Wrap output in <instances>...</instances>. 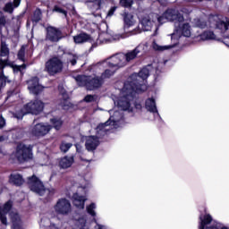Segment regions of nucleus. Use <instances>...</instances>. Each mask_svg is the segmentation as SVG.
<instances>
[{"label": "nucleus", "instance_id": "nucleus-1", "mask_svg": "<svg viewBox=\"0 0 229 229\" xmlns=\"http://www.w3.org/2000/svg\"><path fill=\"white\" fill-rule=\"evenodd\" d=\"M148 76L149 69L148 67L141 69L139 73H132L130 76L124 83L120 96L114 99V103L119 110L133 112V106L135 110H142V105L135 101V95L148 90L146 80Z\"/></svg>", "mask_w": 229, "mask_h": 229}, {"label": "nucleus", "instance_id": "nucleus-2", "mask_svg": "<svg viewBox=\"0 0 229 229\" xmlns=\"http://www.w3.org/2000/svg\"><path fill=\"white\" fill-rule=\"evenodd\" d=\"M117 107L109 110L110 117L108 121L104 123H100L96 128V136L86 137V149L88 151H96L98 146L101 143L99 139L105 137L111 130L120 128L124 124V114L123 111H117Z\"/></svg>", "mask_w": 229, "mask_h": 229}, {"label": "nucleus", "instance_id": "nucleus-3", "mask_svg": "<svg viewBox=\"0 0 229 229\" xmlns=\"http://www.w3.org/2000/svg\"><path fill=\"white\" fill-rule=\"evenodd\" d=\"M191 35H192V28L189 22L176 21L174 22V32L170 34L171 45L160 46L154 41L152 47L155 51H167L176 47L183 38H189Z\"/></svg>", "mask_w": 229, "mask_h": 229}, {"label": "nucleus", "instance_id": "nucleus-4", "mask_svg": "<svg viewBox=\"0 0 229 229\" xmlns=\"http://www.w3.org/2000/svg\"><path fill=\"white\" fill-rule=\"evenodd\" d=\"M115 71L117 70H114V68L106 69L100 79L98 77L78 75L75 77V81L79 87H85L87 90H96V89H99L103 85V80L112 78L115 74Z\"/></svg>", "mask_w": 229, "mask_h": 229}, {"label": "nucleus", "instance_id": "nucleus-5", "mask_svg": "<svg viewBox=\"0 0 229 229\" xmlns=\"http://www.w3.org/2000/svg\"><path fill=\"white\" fill-rule=\"evenodd\" d=\"M126 60L124 59V53L115 54L106 60L102 61L93 66L97 74H99V69H105V67H109V69H121V67H125Z\"/></svg>", "mask_w": 229, "mask_h": 229}, {"label": "nucleus", "instance_id": "nucleus-6", "mask_svg": "<svg viewBox=\"0 0 229 229\" xmlns=\"http://www.w3.org/2000/svg\"><path fill=\"white\" fill-rule=\"evenodd\" d=\"M90 182L86 181L85 183H81L78 186V190L72 196V201L79 210H83L85 208V201H87V193L89 189H90Z\"/></svg>", "mask_w": 229, "mask_h": 229}, {"label": "nucleus", "instance_id": "nucleus-7", "mask_svg": "<svg viewBox=\"0 0 229 229\" xmlns=\"http://www.w3.org/2000/svg\"><path fill=\"white\" fill-rule=\"evenodd\" d=\"M44 110V102L40 100H34L29 102L27 105L23 106V107L20 111H16L13 114V117L15 119H22L24 115L28 114H33L34 115H38L40 112Z\"/></svg>", "mask_w": 229, "mask_h": 229}, {"label": "nucleus", "instance_id": "nucleus-8", "mask_svg": "<svg viewBox=\"0 0 229 229\" xmlns=\"http://www.w3.org/2000/svg\"><path fill=\"white\" fill-rule=\"evenodd\" d=\"M199 229H229L225 224L213 220L210 214H201L199 218Z\"/></svg>", "mask_w": 229, "mask_h": 229}, {"label": "nucleus", "instance_id": "nucleus-9", "mask_svg": "<svg viewBox=\"0 0 229 229\" xmlns=\"http://www.w3.org/2000/svg\"><path fill=\"white\" fill-rule=\"evenodd\" d=\"M14 156L18 162L21 163L33 160V146L26 145L24 143L18 144Z\"/></svg>", "mask_w": 229, "mask_h": 229}, {"label": "nucleus", "instance_id": "nucleus-10", "mask_svg": "<svg viewBox=\"0 0 229 229\" xmlns=\"http://www.w3.org/2000/svg\"><path fill=\"white\" fill-rule=\"evenodd\" d=\"M159 24H164L165 22H183L185 19L183 14L176 9H168L161 16H156Z\"/></svg>", "mask_w": 229, "mask_h": 229}, {"label": "nucleus", "instance_id": "nucleus-11", "mask_svg": "<svg viewBox=\"0 0 229 229\" xmlns=\"http://www.w3.org/2000/svg\"><path fill=\"white\" fill-rule=\"evenodd\" d=\"M44 71L47 72L49 76L60 74V72L64 71V61L58 56H54L46 62Z\"/></svg>", "mask_w": 229, "mask_h": 229}, {"label": "nucleus", "instance_id": "nucleus-12", "mask_svg": "<svg viewBox=\"0 0 229 229\" xmlns=\"http://www.w3.org/2000/svg\"><path fill=\"white\" fill-rule=\"evenodd\" d=\"M28 185L32 191V192H35L36 194H38V196H44L46 192H48L49 190H46V187H44V183H42V181L38 179L36 175H32L31 177L28 178Z\"/></svg>", "mask_w": 229, "mask_h": 229}, {"label": "nucleus", "instance_id": "nucleus-13", "mask_svg": "<svg viewBox=\"0 0 229 229\" xmlns=\"http://www.w3.org/2000/svg\"><path fill=\"white\" fill-rule=\"evenodd\" d=\"M54 209L58 216H69L72 212V206L67 199H60L54 206Z\"/></svg>", "mask_w": 229, "mask_h": 229}, {"label": "nucleus", "instance_id": "nucleus-14", "mask_svg": "<svg viewBox=\"0 0 229 229\" xmlns=\"http://www.w3.org/2000/svg\"><path fill=\"white\" fill-rule=\"evenodd\" d=\"M154 24L155 21H151L149 16H145L140 20L139 26L131 30L130 33L131 35H139V33H141L142 31H151Z\"/></svg>", "mask_w": 229, "mask_h": 229}, {"label": "nucleus", "instance_id": "nucleus-15", "mask_svg": "<svg viewBox=\"0 0 229 229\" xmlns=\"http://www.w3.org/2000/svg\"><path fill=\"white\" fill-rule=\"evenodd\" d=\"M146 51H148V45L140 44L138 47H135V49L124 54L125 64L128 65L129 62H131V60H135L138 55H140V53H146Z\"/></svg>", "mask_w": 229, "mask_h": 229}, {"label": "nucleus", "instance_id": "nucleus-16", "mask_svg": "<svg viewBox=\"0 0 229 229\" xmlns=\"http://www.w3.org/2000/svg\"><path fill=\"white\" fill-rule=\"evenodd\" d=\"M53 127L47 123H37L31 130L34 137H44L51 131Z\"/></svg>", "mask_w": 229, "mask_h": 229}, {"label": "nucleus", "instance_id": "nucleus-17", "mask_svg": "<svg viewBox=\"0 0 229 229\" xmlns=\"http://www.w3.org/2000/svg\"><path fill=\"white\" fill-rule=\"evenodd\" d=\"M145 108L148 112L153 114L155 121H162V117H160V114L157 108V102L155 101V98H148L145 101Z\"/></svg>", "mask_w": 229, "mask_h": 229}, {"label": "nucleus", "instance_id": "nucleus-18", "mask_svg": "<svg viewBox=\"0 0 229 229\" xmlns=\"http://www.w3.org/2000/svg\"><path fill=\"white\" fill-rule=\"evenodd\" d=\"M28 89L30 94H34V96H38V94L42 93L44 90V86L38 83V78L33 77L30 81H28Z\"/></svg>", "mask_w": 229, "mask_h": 229}, {"label": "nucleus", "instance_id": "nucleus-19", "mask_svg": "<svg viewBox=\"0 0 229 229\" xmlns=\"http://www.w3.org/2000/svg\"><path fill=\"white\" fill-rule=\"evenodd\" d=\"M209 21L216 25V28H217V30H221L224 33L229 30V19H226L225 21L221 20L219 15H212L209 17Z\"/></svg>", "mask_w": 229, "mask_h": 229}, {"label": "nucleus", "instance_id": "nucleus-20", "mask_svg": "<svg viewBox=\"0 0 229 229\" xmlns=\"http://www.w3.org/2000/svg\"><path fill=\"white\" fill-rule=\"evenodd\" d=\"M47 38L50 42H58L62 38V31L55 27L47 29Z\"/></svg>", "mask_w": 229, "mask_h": 229}, {"label": "nucleus", "instance_id": "nucleus-21", "mask_svg": "<svg viewBox=\"0 0 229 229\" xmlns=\"http://www.w3.org/2000/svg\"><path fill=\"white\" fill-rule=\"evenodd\" d=\"M12 210V201H7L4 207L0 206V221L2 225L6 226L8 225V220L6 219V214Z\"/></svg>", "mask_w": 229, "mask_h": 229}, {"label": "nucleus", "instance_id": "nucleus-22", "mask_svg": "<svg viewBox=\"0 0 229 229\" xmlns=\"http://www.w3.org/2000/svg\"><path fill=\"white\" fill-rule=\"evenodd\" d=\"M9 216L11 217V221L13 223L12 229H23L22 228V222L21 221V216L17 212H10Z\"/></svg>", "mask_w": 229, "mask_h": 229}, {"label": "nucleus", "instance_id": "nucleus-23", "mask_svg": "<svg viewBox=\"0 0 229 229\" xmlns=\"http://www.w3.org/2000/svg\"><path fill=\"white\" fill-rule=\"evenodd\" d=\"M123 21H124V26H123L124 31H128L130 28H133V26L137 24L135 18H133V16L128 13H124Z\"/></svg>", "mask_w": 229, "mask_h": 229}, {"label": "nucleus", "instance_id": "nucleus-24", "mask_svg": "<svg viewBox=\"0 0 229 229\" xmlns=\"http://www.w3.org/2000/svg\"><path fill=\"white\" fill-rule=\"evenodd\" d=\"M8 60L0 58V89L6 85V76H4V67H6Z\"/></svg>", "mask_w": 229, "mask_h": 229}, {"label": "nucleus", "instance_id": "nucleus-25", "mask_svg": "<svg viewBox=\"0 0 229 229\" xmlns=\"http://www.w3.org/2000/svg\"><path fill=\"white\" fill-rule=\"evenodd\" d=\"M74 164V156H66L60 159L59 166L61 169H69Z\"/></svg>", "mask_w": 229, "mask_h": 229}, {"label": "nucleus", "instance_id": "nucleus-26", "mask_svg": "<svg viewBox=\"0 0 229 229\" xmlns=\"http://www.w3.org/2000/svg\"><path fill=\"white\" fill-rule=\"evenodd\" d=\"M21 6V0H13V2H9L5 4L4 7V12L6 13H13L14 8H19Z\"/></svg>", "mask_w": 229, "mask_h": 229}, {"label": "nucleus", "instance_id": "nucleus-27", "mask_svg": "<svg viewBox=\"0 0 229 229\" xmlns=\"http://www.w3.org/2000/svg\"><path fill=\"white\" fill-rule=\"evenodd\" d=\"M10 183H13V185H16L17 187H21L22 183H24V179H22V175L19 174H11L9 178Z\"/></svg>", "mask_w": 229, "mask_h": 229}, {"label": "nucleus", "instance_id": "nucleus-28", "mask_svg": "<svg viewBox=\"0 0 229 229\" xmlns=\"http://www.w3.org/2000/svg\"><path fill=\"white\" fill-rule=\"evenodd\" d=\"M199 37L200 40H219L212 30H206Z\"/></svg>", "mask_w": 229, "mask_h": 229}, {"label": "nucleus", "instance_id": "nucleus-29", "mask_svg": "<svg viewBox=\"0 0 229 229\" xmlns=\"http://www.w3.org/2000/svg\"><path fill=\"white\" fill-rule=\"evenodd\" d=\"M75 44H84V42H89L90 40V36L87 33H81L73 37Z\"/></svg>", "mask_w": 229, "mask_h": 229}, {"label": "nucleus", "instance_id": "nucleus-30", "mask_svg": "<svg viewBox=\"0 0 229 229\" xmlns=\"http://www.w3.org/2000/svg\"><path fill=\"white\" fill-rule=\"evenodd\" d=\"M103 4V0H94L89 3L91 12H98L101 10V5Z\"/></svg>", "mask_w": 229, "mask_h": 229}, {"label": "nucleus", "instance_id": "nucleus-31", "mask_svg": "<svg viewBox=\"0 0 229 229\" xmlns=\"http://www.w3.org/2000/svg\"><path fill=\"white\" fill-rule=\"evenodd\" d=\"M64 58L67 59V64H72V65H76L78 62V55L73 54H65L64 53Z\"/></svg>", "mask_w": 229, "mask_h": 229}, {"label": "nucleus", "instance_id": "nucleus-32", "mask_svg": "<svg viewBox=\"0 0 229 229\" xmlns=\"http://www.w3.org/2000/svg\"><path fill=\"white\" fill-rule=\"evenodd\" d=\"M10 55V49L8 48V46L4 41L1 42V47H0V56L4 57L8 56Z\"/></svg>", "mask_w": 229, "mask_h": 229}, {"label": "nucleus", "instance_id": "nucleus-33", "mask_svg": "<svg viewBox=\"0 0 229 229\" xmlns=\"http://www.w3.org/2000/svg\"><path fill=\"white\" fill-rule=\"evenodd\" d=\"M96 208H97V206H96V203L94 202H92L91 204L86 207V210L91 217H96Z\"/></svg>", "mask_w": 229, "mask_h": 229}, {"label": "nucleus", "instance_id": "nucleus-34", "mask_svg": "<svg viewBox=\"0 0 229 229\" xmlns=\"http://www.w3.org/2000/svg\"><path fill=\"white\" fill-rule=\"evenodd\" d=\"M26 45L21 46V49L18 52V60H21V62H26L25 55H26Z\"/></svg>", "mask_w": 229, "mask_h": 229}, {"label": "nucleus", "instance_id": "nucleus-35", "mask_svg": "<svg viewBox=\"0 0 229 229\" xmlns=\"http://www.w3.org/2000/svg\"><path fill=\"white\" fill-rule=\"evenodd\" d=\"M42 19V11L40 9H36L33 16H32V22H38Z\"/></svg>", "mask_w": 229, "mask_h": 229}, {"label": "nucleus", "instance_id": "nucleus-36", "mask_svg": "<svg viewBox=\"0 0 229 229\" xmlns=\"http://www.w3.org/2000/svg\"><path fill=\"white\" fill-rule=\"evenodd\" d=\"M50 121L55 130H60L62 128V125L64 124L62 119L53 118Z\"/></svg>", "mask_w": 229, "mask_h": 229}, {"label": "nucleus", "instance_id": "nucleus-37", "mask_svg": "<svg viewBox=\"0 0 229 229\" xmlns=\"http://www.w3.org/2000/svg\"><path fill=\"white\" fill-rule=\"evenodd\" d=\"M71 148H72V143H69L66 141H63L60 145V149L63 153H67V151H69Z\"/></svg>", "mask_w": 229, "mask_h": 229}, {"label": "nucleus", "instance_id": "nucleus-38", "mask_svg": "<svg viewBox=\"0 0 229 229\" xmlns=\"http://www.w3.org/2000/svg\"><path fill=\"white\" fill-rule=\"evenodd\" d=\"M6 24V19L4 18V14L0 11V35L3 37V28Z\"/></svg>", "mask_w": 229, "mask_h": 229}, {"label": "nucleus", "instance_id": "nucleus-39", "mask_svg": "<svg viewBox=\"0 0 229 229\" xmlns=\"http://www.w3.org/2000/svg\"><path fill=\"white\" fill-rule=\"evenodd\" d=\"M193 22L197 28H200L201 30H203L204 28H207V22L199 19H195Z\"/></svg>", "mask_w": 229, "mask_h": 229}, {"label": "nucleus", "instance_id": "nucleus-40", "mask_svg": "<svg viewBox=\"0 0 229 229\" xmlns=\"http://www.w3.org/2000/svg\"><path fill=\"white\" fill-rule=\"evenodd\" d=\"M120 4L121 6H123V8H131L133 0H120Z\"/></svg>", "mask_w": 229, "mask_h": 229}, {"label": "nucleus", "instance_id": "nucleus-41", "mask_svg": "<svg viewBox=\"0 0 229 229\" xmlns=\"http://www.w3.org/2000/svg\"><path fill=\"white\" fill-rule=\"evenodd\" d=\"M15 98H17V94H15V91H8L5 101H13Z\"/></svg>", "mask_w": 229, "mask_h": 229}, {"label": "nucleus", "instance_id": "nucleus-42", "mask_svg": "<svg viewBox=\"0 0 229 229\" xmlns=\"http://www.w3.org/2000/svg\"><path fill=\"white\" fill-rule=\"evenodd\" d=\"M53 12H56L57 13H62L64 17H67V11L64 10L59 6H55Z\"/></svg>", "mask_w": 229, "mask_h": 229}, {"label": "nucleus", "instance_id": "nucleus-43", "mask_svg": "<svg viewBox=\"0 0 229 229\" xmlns=\"http://www.w3.org/2000/svg\"><path fill=\"white\" fill-rule=\"evenodd\" d=\"M58 89L64 101H67V99H69V95L65 92V89L62 86H59Z\"/></svg>", "mask_w": 229, "mask_h": 229}, {"label": "nucleus", "instance_id": "nucleus-44", "mask_svg": "<svg viewBox=\"0 0 229 229\" xmlns=\"http://www.w3.org/2000/svg\"><path fill=\"white\" fill-rule=\"evenodd\" d=\"M24 69H26L25 64H23L21 65H14L13 66L14 72H22V71H24Z\"/></svg>", "mask_w": 229, "mask_h": 229}, {"label": "nucleus", "instance_id": "nucleus-45", "mask_svg": "<svg viewBox=\"0 0 229 229\" xmlns=\"http://www.w3.org/2000/svg\"><path fill=\"white\" fill-rule=\"evenodd\" d=\"M96 97L92 96V95H88L84 98V101H86V103H92V101H95Z\"/></svg>", "mask_w": 229, "mask_h": 229}, {"label": "nucleus", "instance_id": "nucleus-46", "mask_svg": "<svg viewBox=\"0 0 229 229\" xmlns=\"http://www.w3.org/2000/svg\"><path fill=\"white\" fill-rule=\"evenodd\" d=\"M5 125H6V120H4V118L3 117V114L0 113V130L2 128H4Z\"/></svg>", "mask_w": 229, "mask_h": 229}, {"label": "nucleus", "instance_id": "nucleus-47", "mask_svg": "<svg viewBox=\"0 0 229 229\" xmlns=\"http://www.w3.org/2000/svg\"><path fill=\"white\" fill-rule=\"evenodd\" d=\"M93 223H95L94 229H106V226L98 224L96 219H93Z\"/></svg>", "mask_w": 229, "mask_h": 229}, {"label": "nucleus", "instance_id": "nucleus-48", "mask_svg": "<svg viewBox=\"0 0 229 229\" xmlns=\"http://www.w3.org/2000/svg\"><path fill=\"white\" fill-rule=\"evenodd\" d=\"M117 10V7L114 6L112 7L109 12L107 13V16L106 17H112V15H114V13H115V11Z\"/></svg>", "mask_w": 229, "mask_h": 229}, {"label": "nucleus", "instance_id": "nucleus-49", "mask_svg": "<svg viewBox=\"0 0 229 229\" xmlns=\"http://www.w3.org/2000/svg\"><path fill=\"white\" fill-rule=\"evenodd\" d=\"M121 38H124V35L115 34L114 36H113L114 40H121Z\"/></svg>", "mask_w": 229, "mask_h": 229}, {"label": "nucleus", "instance_id": "nucleus-50", "mask_svg": "<svg viewBox=\"0 0 229 229\" xmlns=\"http://www.w3.org/2000/svg\"><path fill=\"white\" fill-rule=\"evenodd\" d=\"M5 140H8V135L0 136V142H5Z\"/></svg>", "mask_w": 229, "mask_h": 229}, {"label": "nucleus", "instance_id": "nucleus-51", "mask_svg": "<svg viewBox=\"0 0 229 229\" xmlns=\"http://www.w3.org/2000/svg\"><path fill=\"white\" fill-rule=\"evenodd\" d=\"M49 229H60V227L55 224L51 223L49 225Z\"/></svg>", "mask_w": 229, "mask_h": 229}, {"label": "nucleus", "instance_id": "nucleus-52", "mask_svg": "<svg viewBox=\"0 0 229 229\" xmlns=\"http://www.w3.org/2000/svg\"><path fill=\"white\" fill-rule=\"evenodd\" d=\"M97 44H101V36H99L98 39L97 40Z\"/></svg>", "mask_w": 229, "mask_h": 229}, {"label": "nucleus", "instance_id": "nucleus-53", "mask_svg": "<svg viewBox=\"0 0 229 229\" xmlns=\"http://www.w3.org/2000/svg\"><path fill=\"white\" fill-rule=\"evenodd\" d=\"M186 9H182L183 13H191V11H185Z\"/></svg>", "mask_w": 229, "mask_h": 229}, {"label": "nucleus", "instance_id": "nucleus-54", "mask_svg": "<svg viewBox=\"0 0 229 229\" xmlns=\"http://www.w3.org/2000/svg\"><path fill=\"white\" fill-rule=\"evenodd\" d=\"M2 155H4V152L3 151V148H0V157H1Z\"/></svg>", "mask_w": 229, "mask_h": 229}, {"label": "nucleus", "instance_id": "nucleus-55", "mask_svg": "<svg viewBox=\"0 0 229 229\" xmlns=\"http://www.w3.org/2000/svg\"><path fill=\"white\" fill-rule=\"evenodd\" d=\"M167 61H164V63H159V65H165V63H166Z\"/></svg>", "mask_w": 229, "mask_h": 229}, {"label": "nucleus", "instance_id": "nucleus-56", "mask_svg": "<svg viewBox=\"0 0 229 229\" xmlns=\"http://www.w3.org/2000/svg\"><path fill=\"white\" fill-rule=\"evenodd\" d=\"M159 3H162V1H164V0H157Z\"/></svg>", "mask_w": 229, "mask_h": 229}, {"label": "nucleus", "instance_id": "nucleus-57", "mask_svg": "<svg viewBox=\"0 0 229 229\" xmlns=\"http://www.w3.org/2000/svg\"><path fill=\"white\" fill-rule=\"evenodd\" d=\"M158 29L157 28H156V31Z\"/></svg>", "mask_w": 229, "mask_h": 229}, {"label": "nucleus", "instance_id": "nucleus-58", "mask_svg": "<svg viewBox=\"0 0 229 229\" xmlns=\"http://www.w3.org/2000/svg\"><path fill=\"white\" fill-rule=\"evenodd\" d=\"M73 1H80V0H73Z\"/></svg>", "mask_w": 229, "mask_h": 229}]
</instances>
